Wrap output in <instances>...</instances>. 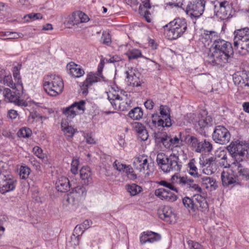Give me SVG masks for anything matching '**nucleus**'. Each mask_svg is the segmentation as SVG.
I'll return each instance as SVG.
<instances>
[{
    "mask_svg": "<svg viewBox=\"0 0 249 249\" xmlns=\"http://www.w3.org/2000/svg\"><path fill=\"white\" fill-rule=\"evenodd\" d=\"M215 158L211 157L208 159V163L206 167L203 169V172L206 175H212L217 170Z\"/></svg>",
    "mask_w": 249,
    "mask_h": 249,
    "instance_id": "393cba45",
    "label": "nucleus"
},
{
    "mask_svg": "<svg viewBox=\"0 0 249 249\" xmlns=\"http://www.w3.org/2000/svg\"><path fill=\"white\" fill-rule=\"evenodd\" d=\"M78 161L77 160H73L71 164V172L73 174L78 173Z\"/></svg>",
    "mask_w": 249,
    "mask_h": 249,
    "instance_id": "6e6d98bb",
    "label": "nucleus"
},
{
    "mask_svg": "<svg viewBox=\"0 0 249 249\" xmlns=\"http://www.w3.org/2000/svg\"><path fill=\"white\" fill-rule=\"evenodd\" d=\"M178 160V157L175 154L168 156L163 153H158L156 158L158 165L165 173L179 171L182 165Z\"/></svg>",
    "mask_w": 249,
    "mask_h": 249,
    "instance_id": "20e7f679",
    "label": "nucleus"
},
{
    "mask_svg": "<svg viewBox=\"0 0 249 249\" xmlns=\"http://www.w3.org/2000/svg\"><path fill=\"white\" fill-rule=\"evenodd\" d=\"M134 130L138 134L141 139L145 141L148 138V134L145 127L141 123L135 122L132 124Z\"/></svg>",
    "mask_w": 249,
    "mask_h": 249,
    "instance_id": "6ab92c4d",
    "label": "nucleus"
},
{
    "mask_svg": "<svg viewBox=\"0 0 249 249\" xmlns=\"http://www.w3.org/2000/svg\"><path fill=\"white\" fill-rule=\"evenodd\" d=\"M24 18L27 22L34 21L36 19H42V15L40 13H31L25 15Z\"/></svg>",
    "mask_w": 249,
    "mask_h": 249,
    "instance_id": "4c0bfd02",
    "label": "nucleus"
},
{
    "mask_svg": "<svg viewBox=\"0 0 249 249\" xmlns=\"http://www.w3.org/2000/svg\"><path fill=\"white\" fill-rule=\"evenodd\" d=\"M139 13L141 16H142L145 18L147 22L149 23L151 21V19L149 17V15H150V12L141 5L139 6Z\"/></svg>",
    "mask_w": 249,
    "mask_h": 249,
    "instance_id": "ea45409f",
    "label": "nucleus"
},
{
    "mask_svg": "<svg viewBox=\"0 0 249 249\" xmlns=\"http://www.w3.org/2000/svg\"><path fill=\"white\" fill-rule=\"evenodd\" d=\"M129 59H135L140 57L142 55L141 52L137 49H133L129 51L127 53Z\"/></svg>",
    "mask_w": 249,
    "mask_h": 249,
    "instance_id": "58836bf2",
    "label": "nucleus"
},
{
    "mask_svg": "<svg viewBox=\"0 0 249 249\" xmlns=\"http://www.w3.org/2000/svg\"><path fill=\"white\" fill-rule=\"evenodd\" d=\"M18 116L17 111L14 109H10L8 111L7 117L11 119H14Z\"/></svg>",
    "mask_w": 249,
    "mask_h": 249,
    "instance_id": "052dcab7",
    "label": "nucleus"
},
{
    "mask_svg": "<svg viewBox=\"0 0 249 249\" xmlns=\"http://www.w3.org/2000/svg\"><path fill=\"white\" fill-rule=\"evenodd\" d=\"M82 226L77 225L73 231V232L72 234V236L71 237V239H72L73 238L76 240V242L74 243L75 245L79 244V237L83 234L84 232L83 228L82 227Z\"/></svg>",
    "mask_w": 249,
    "mask_h": 249,
    "instance_id": "72a5a7b5",
    "label": "nucleus"
},
{
    "mask_svg": "<svg viewBox=\"0 0 249 249\" xmlns=\"http://www.w3.org/2000/svg\"><path fill=\"white\" fill-rule=\"evenodd\" d=\"M85 101L80 100L79 102H74L70 106V107L76 108L78 110H82L84 112L85 110Z\"/></svg>",
    "mask_w": 249,
    "mask_h": 249,
    "instance_id": "49530a36",
    "label": "nucleus"
},
{
    "mask_svg": "<svg viewBox=\"0 0 249 249\" xmlns=\"http://www.w3.org/2000/svg\"><path fill=\"white\" fill-rule=\"evenodd\" d=\"M154 103L151 100H147L144 103V106L147 109H152L154 107Z\"/></svg>",
    "mask_w": 249,
    "mask_h": 249,
    "instance_id": "338daca9",
    "label": "nucleus"
},
{
    "mask_svg": "<svg viewBox=\"0 0 249 249\" xmlns=\"http://www.w3.org/2000/svg\"><path fill=\"white\" fill-rule=\"evenodd\" d=\"M80 175L84 184L88 185L92 183V174L89 167L83 166L80 170Z\"/></svg>",
    "mask_w": 249,
    "mask_h": 249,
    "instance_id": "dca6fc26",
    "label": "nucleus"
},
{
    "mask_svg": "<svg viewBox=\"0 0 249 249\" xmlns=\"http://www.w3.org/2000/svg\"><path fill=\"white\" fill-rule=\"evenodd\" d=\"M212 137L215 142L220 144H225L229 142L231 134L225 126L217 125L214 128Z\"/></svg>",
    "mask_w": 249,
    "mask_h": 249,
    "instance_id": "f8f14e48",
    "label": "nucleus"
},
{
    "mask_svg": "<svg viewBox=\"0 0 249 249\" xmlns=\"http://www.w3.org/2000/svg\"><path fill=\"white\" fill-rule=\"evenodd\" d=\"M17 181L13 179H8L3 182L2 187L0 189V192L4 194L6 192L13 191L16 187Z\"/></svg>",
    "mask_w": 249,
    "mask_h": 249,
    "instance_id": "b1692460",
    "label": "nucleus"
},
{
    "mask_svg": "<svg viewBox=\"0 0 249 249\" xmlns=\"http://www.w3.org/2000/svg\"><path fill=\"white\" fill-rule=\"evenodd\" d=\"M128 116L133 120H138L143 116V111L140 107H136L129 111Z\"/></svg>",
    "mask_w": 249,
    "mask_h": 249,
    "instance_id": "c85d7f7f",
    "label": "nucleus"
},
{
    "mask_svg": "<svg viewBox=\"0 0 249 249\" xmlns=\"http://www.w3.org/2000/svg\"><path fill=\"white\" fill-rule=\"evenodd\" d=\"M188 139L187 142L192 149L197 153H209L213 150V145L206 139L188 135L185 140Z\"/></svg>",
    "mask_w": 249,
    "mask_h": 249,
    "instance_id": "1a4fd4ad",
    "label": "nucleus"
},
{
    "mask_svg": "<svg viewBox=\"0 0 249 249\" xmlns=\"http://www.w3.org/2000/svg\"><path fill=\"white\" fill-rule=\"evenodd\" d=\"M221 179L224 186L227 187L236 182L232 172L223 171L221 174Z\"/></svg>",
    "mask_w": 249,
    "mask_h": 249,
    "instance_id": "412c9836",
    "label": "nucleus"
},
{
    "mask_svg": "<svg viewBox=\"0 0 249 249\" xmlns=\"http://www.w3.org/2000/svg\"><path fill=\"white\" fill-rule=\"evenodd\" d=\"M62 129L65 134L69 137H72L74 133V129L71 126H68L63 127L62 124L61 125Z\"/></svg>",
    "mask_w": 249,
    "mask_h": 249,
    "instance_id": "8fccbe9b",
    "label": "nucleus"
},
{
    "mask_svg": "<svg viewBox=\"0 0 249 249\" xmlns=\"http://www.w3.org/2000/svg\"><path fill=\"white\" fill-rule=\"evenodd\" d=\"M76 199L77 198L75 196L70 193L64 198L63 203L66 205H68L69 204L73 205L75 203Z\"/></svg>",
    "mask_w": 249,
    "mask_h": 249,
    "instance_id": "c03bdc74",
    "label": "nucleus"
},
{
    "mask_svg": "<svg viewBox=\"0 0 249 249\" xmlns=\"http://www.w3.org/2000/svg\"><path fill=\"white\" fill-rule=\"evenodd\" d=\"M30 115H31V118L34 120L37 119V118H39V119H42L43 118H45L44 117L41 115L40 114L37 113L36 111L32 112L31 113Z\"/></svg>",
    "mask_w": 249,
    "mask_h": 249,
    "instance_id": "774afa93",
    "label": "nucleus"
},
{
    "mask_svg": "<svg viewBox=\"0 0 249 249\" xmlns=\"http://www.w3.org/2000/svg\"><path fill=\"white\" fill-rule=\"evenodd\" d=\"M188 243L190 249H203L202 246L197 242L189 240Z\"/></svg>",
    "mask_w": 249,
    "mask_h": 249,
    "instance_id": "5fc2aeb1",
    "label": "nucleus"
},
{
    "mask_svg": "<svg viewBox=\"0 0 249 249\" xmlns=\"http://www.w3.org/2000/svg\"><path fill=\"white\" fill-rule=\"evenodd\" d=\"M160 114L155 113L152 115V120L146 122L147 125L152 129L156 127H170L172 125L169 108L161 105L160 108Z\"/></svg>",
    "mask_w": 249,
    "mask_h": 249,
    "instance_id": "423d86ee",
    "label": "nucleus"
},
{
    "mask_svg": "<svg viewBox=\"0 0 249 249\" xmlns=\"http://www.w3.org/2000/svg\"><path fill=\"white\" fill-rule=\"evenodd\" d=\"M144 157H139L134 160L133 161V166L135 169L138 170L140 172H142L144 170V166L143 165Z\"/></svg>",
    "mask_w": 249,
    "mask_h": 249,
    "instance_id": "2f4dec72",
    "label": "nucleus"
},
{
    "mask_svg": "<svg viewBox=\"0 0 249 249\" xmlns=\"http://www.w3.org/2000/svg\"><path fill=\"white\" fill-rule=\"evenodd\" d=\"M212 48L213 52L208 54L207 61L213 65L224 66L229 63L233 56V49L231 44L222 39L213 41Z\"/></svg>",
    "mask_w": 249,
    "mask_h": 249,
    "instance_id": "f03ea898",
    "label": "nucleus"
},
{
    "mask_svg": "<svg viewBox=\"0 0 249 249\" xmlns=\"http://www.w3.org/2000/svg\"><path fill=\"white\" fill-rule=\"evenodd\" d=\"M200 177V179L201 181L206 184H209L211 186L213 185L214 183V180L213 178H211L209 177Z\"/></svg>",
    "mask_w": 249,
    "mask_h": 249,
    "instance_id": "4d7b16f0",
    "label": "nucleus"
},
{
    "mask_svg": "<svg viewBox=\"0 0 249 249\" xmlns=\"http://www.w3.org/2000/svg\"><path fill=\"white\" fill-rule=\"evenodd\" d=\"M63 113L67 117L71 119L73 118L76 115V112L73 107H70V106L63 109Z\"/></svg>",
    "mask_w": 249,
    "mask_h": 249,
    "instance_id": "a18cd8bd",
    "label": "nucleus"
},
{
    "mask_svg": "<svg viewBox=\"0 0 249 249\" xmlns=\"http://www.w3.org/2000/svg\"><path fill=\"white\" fill-rule=\"evenodd\" d=\"M32 134V130L30 128L26 127L21 128L17 133L19 137L24 138H29Z\"/></svg>",
    "mask_w": 249,
    "mask_h": 249,
    "instance_id": "e433bc0d",
    "label": "nucleus"
},
{
    "mask_svg": "<svg viewBox=\"0 0 249 249\" xmlns=\"http://www.w3.org/2000/svg\"><path fill=\"white\" fill-rule=\"evenodd\" d=\"M226 9L227 8H218L216 4L214 5V12L216 16H219L220 14L227 15Z\"/></svg>",
    "mask_w": 249,
    "mask_h": 249,
    "instance_id": "603ef678",
    "label": "nucleus"
},
{
    "mask_svg": "<svg viewBox=\"0 0 249 249\" xmlns=\"http://www.w3.org/2000/svg\"><path fill=\"white\" fill-rule=\"evenodd\" d=\"M187 136V135L182 137V133L180 132L178 137L176 136L174 138H172L171 137L170 143H171L172 147H176L179 146L180 145H181L182 144V142L183 141H188V139L185 140Z\"/></svg>",
    "mask_w": 249,
    "mask_h": 249,
    "instance_id": "7c9ffc66",
    "label": "nucleus"
},
{
    "mask_svg": "<svg viewBox=\"0 0 249 249\" xmlns=\"http://www.w3.org/2000/svg\"><path fill=\"white\" fill-rule=\"evenodd\" d=\"M101 78V77L97 75L96 73L89 72L87 75V78L84 82L83 86L86 87L90 86L93 83L99 81Z\"/></svg>",
    "mask_w": 249,
    "mask_h": 249,
    "instance_id": "bb28decb",
    "label": "nucleus"
},
{
    "mask_svg": "<svg viewBox=\"0 0 249 249\" xmlns=\"http://www.w3.org/2000/svg\"><path fill=\"white\" fill-rule=\"evenodd\" d=\"M80 16L81 23L87 22L89 20V18L87 15L85 14L84 12L80 11Z\"/></svg>",
    "mask_w": 249,
    "mask_h": 249,
    "instance_id": "e2e57ef3",
    "label": "nucleus"
},
{
    "mask_svg": "<svg viewBox=\"0 0 249 249\" xmlns=\"http://www.w3.org/2000/svg\"><path fill=\"white\" fill-rule=\"evenodd\" d=\"M227 149L235 160L233 164L237 167L239 176L249 179V170L245 166L249 157V142L237 140L232 142Z\"/></svg>",
    "mask_w": 249,
    "mask_h": 249,
    "instance_id": "f257e3e1",
    "label": "nucleus"
},
{
    "mask_svg": "<svg viewBox=\"0 0 249 249\" xmlns=\"http://www.w3.org/2000/svg\"><path fill=\"white\" fill-rule=\"evenodd\" d=\"M150 231H143L141 233V236L140 237V241L141 244H145L147 242H148L147 240H148L149 236H150V233H148Z\"/></svg>",
    "mask_w": 249,
    "mask_h": 249,
    "instance_id": "3c124183",
    "label": "nucleus"
},
{
    "mask_svg": "<svg viewBox=\"0 0 249 249\" xmlns=\"http://www.w3.org/2000/svg\"><path fill=\"white\" fill-rule=\"evenodd\" d=\"M43 85L44 90L51 96L59 95L64 89V83L62 78L55 74L45 76Z\"/></svg>",
    "mask_w": 249,
    "mask_h": 249,
    "instance_id": "39448f33",
    "label": "nucleus"
},
{
    "mask_svg": "<svg viewBox=\"0 0 249 249\" xmlns=\"http://www.w3.org/2000/svg\"><path fill=\"white\" fill-rule=\"evenodd\" d=\"M160 217L167 222H171V218L175 217L172 209L169 207H165L163 209L162 213L159 214Z\"/></svg>",
    "mask_w": 249,
    "mask_h": 249,
    "instance_id": "a878e982",
    "label": "nucleus"
},
{
    "mask_svg": "<svg viewBox=\"0 0 249 249\" xmlns=\"http://www.w3.org/2000/svg\"><path fill=\"white\" fill-rule=\"evenodd\" d=\"M33 151L36 156L39 158L42 159L43 156L42 155V150L38 146H36L33 148Z\"/></svg>",
    "mask_w": 249,
    "mask_h": 249,
    "instance_id": "680f3d73",
    "label": "nucleus"
},
{
    "mask_svg": "<svg viewBox=\"0 0 249 249\" xmlns=\"http://www.w3.org/2000/svg\"><path fill=\"white\" fill-rule=\"evenodd\" d=\"M233 44L234 48L237 49H238V45L240 46V47L238 50V53L239 54L244 55L249 52V40L239 42L236 40L234 41Z\"/></svg>",
    "mask_w": 249,
    "mask_h": 249,
    "instance_id": "4be33fe9",
    "label": "nucleus"
},
{
    "mask_svg": "<svg viewBox=\"0 0 249 249\" xmlns=\"http://www.w3.org/2000/svg\"><path fill=\"white\" fill-rule=\"evenodd\" d=\"M189 117L191 118V120L189 121L190 123H192L195 125H198L200 128H204L210 125L212 122V118L210 116H204L200 114L197 116L195 114H190Z\"/></svg>",
    "mask_w": 249,
    "mask_h": 249,
    "instance_id": "ddd939ff",
    "label": "nucleus"
},
{
    "mask_svg": "<svg viewBox=\"0 0 249 249\" xmlns=\"http://www.w3.org/2000/svg\"><path fill=\"white\" fill-rule=\"evenodd\" d=\"M122 58L119 55H114L110 57L109 59L106 58V61L107 63H114L121 61Z\"/></svg>",
    "mask_w": 249,
    "mask_h": 249,
    "instance_id": "13d9d810",
    "label": "nucleus"
},
{
    "mask_svg": "<svg viewBox=\"0 0 249 249\" xmlns=\"http://www.w3.org/2000/svg\"><path fill=\"white\" fill-rule=\"evenodd\" d=\"M56 188L58 191L66 192L69 190L70 188V181L68 178L62 177L56 183Z\"/></svg>",
    "mask_w": 249,
    "mask_h": 249,
    "instance_id": "5701e85b",
    "label": "nucleus"
},
{
    "mask_svg": "<svg viewBox=\"0 0 249 249\" xmlns=\"http://www.w3.org/2000/svg\"><path fill=\"white\" fill-rule=\"evenodd\" d=\"M31 172L30 169L27 166H21L19 168V176L22 179L28 178Z\"/></svg>",
    "mask_w": 249,
    "mask_h": 249,
    "instance_id": "c9c22d12",
    "label": "nucleus"
},
{
    "mask_svg": "<svg viewBox=\"0 0 249 249\" xmlns=\"http://www.w3.org/2000/svg\"><path fill=\"white\" fill-rule=\"evenodd\" d=\"M102 39L103 43L106 45H108L111 42V38L109 34H103Z\"/></svg>",
    "mask_w": 249,
    "mask_h": 249,
    "instance_id": "bf43d9fd",
    "label": "nucleus"
},
{
    "mask_svg": "<svg viewBox=\"0 0 249 249\" xmlns=\"http://www.w3.org/2000/svg\"><path fill=\"white\" fill-rule=\"evenodd\" d=\"M126 189L132 196H134L138 194L142 191V188L136 185V184H132L131 185H127L126 186Z\"/></svg>",
    "mask_w": 249,
    "mask_h": 249,
    "instance_id": "f704fd0d",
    "label": "nucleus"
},
{
    "mask_svg": "<svg viewBox=\"0 0 249 249\" xmlns=\"http://www.w3.org/2000/svg\"><path fill=\"white\" fill-rule=\"evenodd\" d=\"M206 3V0H195L189 2L185 11L191 17L198 18L203 14Z\"/></svg>",
    "mask_w": 249,
    "mask_h": 249,
    "instance_id": "9b49d317",
    "label": "nucleus"
},
{
    "mask_svg": "<svg viewBox=\"0 0 249 249\" xmlns=\"http://www.w3.org/2000/svg\"><path fill=\"white\" fill-rule=\"evenodd\" d=\"M182 203L185 208L189 211L195 212L198 208L202 212L208 210V205L205 197L199 194L194 195L191 198L186 196L182 199Z\"/></svg>",
    "mask_w": 249,
    "mask_h": 249,
    "instance_id": "6e6552de",
    "label": "nucleus"
},
{
    "mask_svg": "<svg viewBox=\"0 0 249 249\" xmlns=\"http://www.w3.org/2000/svg\"><path fill=\"white\" fill-rule=\"evenodd\" d=\"M126 75L127 82L128 85L133 87H138L143 83L141 79V74L135 70L131 69L125 72Z\"/></svg>",
    "mask_w": 249,
    "mask_h": 249,
    "instance_id": "4468645a",
    "label": "nucleus"
},
{
    "mask_svg": "<svg viewBox=\"0 0 249 249\" xmlns=\"http://www.w3.org/2000/svg\"><path fill=\"white\" fill-rule=\"evenodd\" d=\"M143 164L144 166V170L142 171V173L147 176H149L152 175L155 170L154 162H150L148 163L147 159L144 158Z\"/></svg>",
    "mask_w": 249,
    "mask_h": 249,
    "instance_id": "c756f323",
    "label": "nucleus"
},
{
    "mask_svg": "<svg viewBox=\"0 0 249 249\" xmlns=\"http://www.w3.org/2000/svg\"><path fill=\"white\" fill-rule=\"evenodd\" d=\"M113 166L119 172H124L125 168L126 167V165L122 163L120 164L119 162H117V160L114 161Z\"/></svg>",
    "mask_w": 249,
    "mask_h": 249,
    "instance_id": "864d4df0",
    "label": "nucleus"
},
{
    "mask_svg": "<svg viewBox=\"0 0 249 249\" xmlns=\"http://www.w3.org/2000/svg\"><path fill=\"white\" fill-rule=\"evenodd\" d=\"M171 180L173 183L179 184L192 191L200 193L202 191L201 187L195 183L193 179L186 176L180 177L175 174L172 177Z\"/></svg>",
    "mask_w": 249,
    "mask_h": 249,
    "instance_id": "9d476101",
    "label": "nucleus"
},
{
    "mask_svg": "<svg viewBox=\"0 0 249 249\" xmlns=\"http://www.w3.org/2000/svg\"><path fill=\"white\" fill-rule=\"evenodd\" d=\"M167 29L168 35L171 39H176L180 37L186 31L187 25L184 18H178L170 22L164 27Z\"/></svg>",
    "mask_w": 249,
    "mask_h": 249,
    "instance_id": "0eeeda50",
    "label": "nucleus"
},
{
    "mask_svg": "<svg viewBox=\"0 0 249 249\" xmlns=\"http://www.w3.org/2000/svg\"><path fill=\"white\" fill-rule=\"evenodd\" d=\"M16 82V83H15L13 82L11 75H5L3 79V83L12 89L16 87L17 81Z\"/></svg>",
    "mask_w": 249,
    "mask_h": 249,
    "instance_id": "79ce46f5",
    "label": "nucleus"
},
{
    "mask_svg": "<svg viewBox=\"0 0 249 249\" xmlns=\"http://www.w3.org/2000/svg\"><path fill=\"white\" fill-rule=\"evenodd\" d=\"M103 67H104V63H103L102 61H101L100 62L99 65L98 66V70H97V72L96 73L97 74V76H98L99 77H101L102 78H104V77L102 75V71H103Z\"/></svg>",
    "mask_w": 249,
    "mask_h": 249,
    "instance_id": "0e129e2a",
    "label": "nucleus"
},
{
    "mask_svg": "<svg viewBox=\"0 0 249 249\" xmlns=\"http://www.w3.org/2000/svg\"><path fill=\"white\" fill-rule=\"evenodd\" d=\"M188 167L190 168L189 174L195 178H199L200 175L197 172V168L195 165V160L193 159L188 163Z\"/></svg>",
    "mask_w": 249,
    "mask_h": 249,
    "instance_id": "473e14b6",
    "label": "nucleus"
},
{
    "mask_svg": "<svg viewBox=\"0 0 249 249\" xmlns=\"http://www.w3.org/2000/svg\"><path fill=\"white\" fill-rule=\"evenodd\" d=\"M234 41H248L249 40V28L246 27L243 29L236 30L234 32Z\"/></svg>",
    "mask_w": 249,
    "mask_h": 249,
    "instance_id": "aec40b11",
    "label": "nucleus"
},
{
    "mask_svg": "<svg viewBox=\"0 0 249 249\" xmlns=\"http://www.w3.org/2000/svg\"><path fill=\"white\" fill-rule=\"evenodd\" d=\"M67 69L69 71V74L75 78H79L85 73L84 71L80 65H77L72 62L67 65Z\"/></svg>",
    "mask_w": 249,
    "mask_h": 249,
    "instance_id": "a211bd4d",
    "label": "nucleus"
},
{
    "mask_svg": "<svg viewBox=\"0 0 249 249\" xmlns=\"http://www.w3.org/2000/svg\"><path fill=\"white\" fill-rule=\"evenodd\" d=\"M21 68V64H18L13 68V76L15 81H17L16 87L11 90L9 89H4L3 94L5 98L9 102L13 103L18 106L26 107L28 104L23 100L20 99L23 93V87L20 76L19 71Z\"/></svg>",
    "mask_w": 249,
    "mask_h": 249,
    "instance_id": "7ed1b4c3",
    "label": "nucleus"
},
{
    "mask_svg": "<svg viewBox=\"0 0 249 249\" xmlns=\"http://www.w3.org/2000/svg\"><path fill=\"white\" fill-rule=\"evenodd\" d=\"M160 142L166 148H172L171 143H170L171 136H168L166 134H164L160 138Z\"/></svg>",
    "mask_w": 249,
    "mask_h": 249,
    "instance_id": "a19ab883",
    "label": "nucleus"
},
{
    "mask_svg": "<svg viewBox=\"0 0 249 249\" xmlns=\"http://www.w3.org/2000/svg\"><path fill=\"white\" fill-rule=\"evenodd\" d=\"M155 195L160 199L168 202H174L178 198L177 196L164 188L156 189L155 191Z\"/></svg>",
    "mask_w": 249,
    "mask_h": 249,
    "instance_id": "2eb2a0df",
    "label": "nucleus"
},
{
    "mask_svg": "<svg viewBox=\"0 0 249 249\" xmlns=\"http://www.w3.org/2000/svg\"><path fill=\"white\" fill-rule=\"evenodd\" d=\"M124 172H125L128 175L129 174L131 175L134 178H137L136 175L133 173V169L129 165H126Z\"/></svg>",
    "mask_w": 249,
    "mask_h": 249,
    "instance_id": "69168bd1",
    "label": "nucleus"
},
{
    "mask_svg": "<svg viewBox=\"0 0 249 249\" xmlns=\"http://www.w3.org/2000/svg\"><path fill=\"white\" fill-rule=\"evenodd\" d=\"M148 233L150 234V236H149L148 240H147L148 243H153L161 239L160 235L158 233L152 231H150Z\"/></svg>",
    "mask_w": 249,
    "mask_h": 249,
    "instance_id": "de8ad7c7",
    "label": "nucleus"
},
{
    "mask_svg": "<svg viewBox=\"0 0 249 249\" xmlns=\"http://www.w3.org/2000/svg\"><path fill=\"white\" fill-rule=\"evenodd\" d=\"M2 36L6 37L5 40L17 39L20 37V34L16 32H6L2 33Z\"/></svg>",
    "mask_w": 249,
    "mask_h": 249,
    "instance_id": "09e8293b",
    "label": "nucleus"
},
{
    "mask_svg": "<svg viewBox=\"0 0 249 249\" xmlns=\"http://www.w3.org/2000/svg\"><path fill=\"white\" fill-rule=\"evenodd\" d=\"M77 199L80 197H84L87 194V190L82 185H78L72 189L71 192Z\"/></svg>",
    "mask_w": 249,
    "mask_h": 249,
    "instance_id": "cd10ccee",
    "label": "nucleus"
},
{
    "mask_svg": "<svg viewBox=\"0 0 249 249\" xmlns=\"http://www.w3.org/2000/svg\"><path fill=\"white\" fill-rule=\"evenodd\" d=\"M248 78V71H237L233 75V81L234 84L240 85L242 88L245 87V84Z\"/></svg>",
    "mask_w": 249,
    "mask_h": 249,
    "instance_id": "f3484780",
    "label": "nucleus"
},
{
    "mask_svg": "<svg viewBox=\"0 0 249 249\" xmlns=\"http://www.w3.org/2000/svg\"><path fill=\"white\" fill-rule=\"evenodd\" d=\"M80 11H77L72 13V16L71 18L70 22L73 25H78L81 23Z\"/></svg>",
    "mask_w": 249,
    "mask_h": 249,
    "instance_id": "37998d69",
    "label": "nucleus"
}]
</instances>
